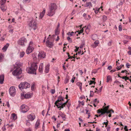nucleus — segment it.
I'll use <instances>...</instances> for the list:
<instances>
[{"label": "nucleus", "instance_id": "obj_31", "mask_svg": "<svg viewBox=\"0 0 131 131\" xmlns=\"http://www.w3.org/2000/svg\"><path fill=\"white\" fill-rule=\"evenodd\" d=\"M124 66V65L123 64L120 65L119 67L117 66L116 68L117 69V71H118L121 69L122 67Z\"/></svg>", "mask_w": 131, "mask_h": 131}, {"label": "nucleus", "instance_id": "obj_42", "mask_svg": "<svg viewBox=\"0 0 131 131\" xmlns=\"http://www.w3.org/2000/svg\"><path fill=\"white\" fill-rule=\"evenodd\" d=\"M106 127L107 131H110L111 128L110 126L108 125Z\"/></svg>", "mask_w": 131, "mask_h": 131}, {"label": "nucleus", "instance_id": "obj_46", "mask_svg": "<svg viewBox=\"0 0 131 131\" xmlns=\"http://www.w3.org/2000/svg\"><path fill=\"white\" fill-rule=\"evenodd\" d=\"M93 83H94V84H95V82H94V81L90 80V83H89L90 85H91Z\"/></svg>", "mask_w": 131, "mask_h": 131}, {"label": "nucleus", "instance_id": "obj_36", "mask_svg": "<svg viewBox=\"0 0 131 131\" xmlns=\"http://www.w3.org/2000/svg\"><path fill=\"white\" fill-rule=\"evenodd\" d=\"M66 105L65 103H61V104L60 107L61 108L59 110H61V108H63V107L65 106Z\"/></svg>", "mask_w": 131, "mask_h": 131}, {"label": "nucleus", "instance_id": "obj_1", "mask_svg": "<svg viewBox=\"0 0 131 131\" xmlns=\"http://www.w3.org/2000/svg\"><path fill=\"white\" fill-rule=\"evenodd\" d=\"M22 64L21 62H17L15 67L16 69L12 73L13 75L17 76V78L18 79L20 78V77L18 76L22 73V71L20 68Z\"/></svg>", "mask_w": 131, "mask_h": 131}, {"label": "nucleus", "instance_id": "obj_11", "mask_svg": "<svg viewBox=\"0 0 131 131\" xmlns=\"http://www.w3.org/2000/svg\"><path fill=\"white\" fill-rule=\"evenodd\" d=\"M0 8L3 12L6 11L7 9V7L6 6L5 4H1Z\"/></svg>", "mask_w": 131, "mask_h": 131}, {"label": "nucleus", "instance_id": "obj_30", "mask_svg": "<svg viewBox=\"0 0 131 131\" xmlns=\"http://www.w3.org/2000/svg\"><path fill=\"white\" fill-rule=\"evenodd\" d=\"M30 87V85L27 82H25V89L29 88Z\"/></svg>", "mask_w": 131, "mask_h": 131}, {"label": "nucleus", "instance_id": "obj_64", "mask_svg": "<svg viewBox=\"0 0 131 131\" xmlns=\"http://www.w3.org/2000/svg\"><path fill=\"white\" fill-rule=\"evenodd\" d=\"M33 44V42L32 41H30L29 43V46H31L32 47V44Z\"/></svg>", "mask_w": 131, "mask_h": 131}, {"label": "nucleus", "instance_id": "obj_9", "mask_svg": "<svg viewBox=\"0 0 131 131\" xmlns=\"http://www.w3.org/2000/svg\"><path fill=\"white\" fill-rule=\"evenodd\" d=\"M34 49L32 47L29 46L27 49L26 50V53L27 54H29L30 53L32 52Z\"/></svg>", "mask_w": 131, "mask_h": 131}, {"label": "nucleus", "instance_id": "obj_12", "mask_svg": "<svg viewBox=\"0 0 131 131\" xmlns=\"http://www.w3.org/2000/svg\"><path fill=\"white\" fill-rule=\"evenodd\" d=\"M46 46L50 48H51L53 46V44L52 42H50L48 40H47L46 42Z\"/></svg>", "mask_w": 131, "mask_h": 131}, {"label": "nucleus", "instance_id": "obj_48", "mask_svg": "<svg viewBox=\"0 0 131 131\" xmlns=\"http://www.w3.org/2000/svg\"><path fill=\"white\" fill-rule=\"evenodd\" d=\"M90 92V97H92L94 94V92L93 91H91Z\"/></svg>", "mask_w": 131, "mask_h": 131}, {"label": "nucleus", "instance_id": "obj_32", "mask_svg": "<svg viewBox=\"0 0 131 131\" xmlns=\"http://www.w3.org/2000/svg\"><path fill=\"white\" fill-rule=\"evenodd\" d=\"M30 121L28 120H26V125L27 126H29L31 125V123L30 122Z\"/></svg>", "mask_w": 131, "mask_h": 131}, {"label": "nucleus", "instance_id": "obj_52", "mask_svg": "<svg viewBox=\"0 0 131 131\" xmlns=\"http://www.w3.org/2000/svg\"><path fill=\"white\" fill-rule=\"evenodd\" d=\"M109 107V106L108 105L106 107H105L103 109L105 111H107L108 110V108Z\"/></svg>", "mask_w": 131, "mask_h": 131}, {"label": "nucleus", "instance_id": "obj_57", "mask_svg": "<svg viewBox=\"0 0 131 131\" xmlns=\"http://www.w3.org/2000/svg\"><path fill=\"white\" fill-rule=\"evenodd\" d=\"M112 40H111L108 43V46H111V45L112 43Z\"/></svg>", "mask_w": 131, "mask_h": 131}, {"label": "nucleus", "instance_id": "obj_28", "mask_svg": "<svg viewBox=\"0 0 131 131\" xmlns=\"http://www.w3.org/2000/svg\"><path fill=\"white\" fill-rule=\"evenodd\" d=\"M59 115L63 119L65 118L66 115L61 112H60L59 113Z\"/></svg>", "mask_w": 131, "mask_h": 131}, {"label": "nucleus", "instance_id": "obj_39", "mask_svg": "<svg viewBox=\"0 0 131 131\" xmlns=\"http://www.w3.org/2000/svg\"><path fill=\"white\" fill-rule=\"evenodd\" d=\"M59 34V31L58 30V29L57 28L55 30V34L56 35H58Z\"/></svg>", "mask_w": 131, "mask_h": 131}, {"label": "nucleus", "instance_id": "obj_45", "mask_svg": "<svg viewBox=\"0 0 131 131\" xmlns=\"http://www.w3.org/2000/svg\"><path fill=\"white\" fill-rule=\"evenodd\" d=\"M106 112H105V111L103 109V110L101 112V115H103Z\"/></svg>", "mask_w": 131, "mask_h": 131}, {"label": "nucleus", "instance_id": "obj_33", "mask_svg": "<svg viewBox=\"0 0 131 131\" xmlns=\"http://www.w3.org/2000/svg\"><path fill=\"white\" fill-rule=\"evenodd\" d=\"M107 19V17L106 16L104 15L103 16V22L105 21Z\"/></svg>", "mask_w": 131, "mask_h": 131}, {"label": "nucleus", "instance_id": "obj_13", "mask_svg": "<svg viewBox=\"0 0 131 131\" xmlns=\"http://www.w3.org/2000/svg\"><path fill=\"white\" fill-rule=\"evenodd\" d=\"M32 92L31 93L28 92L25 94V98L28 99L31 98L32 96Z\"/></svg>", "mask_w": 131, "mask_h": 131}, {"label": "nucleus", "instance_id": "obj_20", "mask_svg": "<svg viewBox=\"0 0 131 131\" xmlns=\"http://www.w3.org/2000/svg\"><path fill=\"white\" fill-rule=\"evenodd\" d=\"M20 111L23 113H25V105L23 104L21 106Z\"/></svg>", "mask_w": 131, "mask_h": 131}, {"label": "nucleus", "instance_id": "obj_35", "mask_svg": "<svg viewBox=\"0 0 131 131\" xmlns=\"http://www.w3.org/2000/svg\"><path fill=\"white\" fill-rule=\"evenodd\" d=\"M61 103H56V104H55L57 106V107L58 108H59L60 107L61 105Z\"/></svg>", "mask_w": 131, "mask_h": 131}, {"label": "nucleus", "instance_id": "obj_24", "mask_svg": "<svg viewBox=\"0 0 131 131\" xmlns=\"http://www.w3.org/2000/svg\"><path fill=\"white\" fill-rule=\"evenodd\" d=\"M17 118V116L14 113H13L11 114V118L14 120Z\"/></svg>", "mask_w": 131, "mask_h": 131}, {"label": "nucleus", "instance_id": "obj_60", "mask_svg": "<svg viewBox=\"0 0 131 131\" xmlns=\"http://www.w3.org/2000/svg\"><path fill=\"white\" fill-rule=\"evenodd\" d=\"M122 26L121 25H119V31H121L122 30Z\"/></svg>", "mask_w": 131, "mask_h": 131}, {"label": "nucleus", "instance_id": "obj_62", "mask_svg": "<svg viewBox=\"0 0 131 131\" xmlns=\"http://www.w3.org/2000/svg\"><path fill=\"white\" fill-rule=\"evenodd\" d=\"M112 68V67L111 66H110L108 67L107 68V69H108L109 70H111V69Z\"/></svg>", "mask_w": 131, "mask_h": 131}, {"label": "nucleus", "instance_id": "obj_7", "mask_svg": "<svg viewBox=\"0 0 131 131\" xmlns=\"http://www.w3.org/2000/svg\"><path fill=\"white\" fill-rule=\"evenodd\" d=\"M46 56V53L43 51H41L38 54V57L39 59H42Z\"/></svg>", "mask_w": 131, "mask_h": 131}, {"label": "nucleus", "instance_id": "obj_50", "mask_svg": "<svg viewBox=\"0 0 131 131\" xmlns=\"http://www.w3.org/2000/svg\"><path fill=\"white\" fill-rule=\"evenodd\" d=\"M55 92V91L54 89H51L50 90V92L52 94H54Z\"/></svg>", "mask_w": 131, "mask_h": 131}, {"label": "nucleus", "instance_id": "obj_47", "mask_svg": "<svg viewBox=\"0 0 131 131\" xmlns=\"http://www.w3.org/2000/svg\"><path fill=\"white\" fill-rule=\"evenodd\" d=\"M58 99L59 101H60L61 100H63V99L62 97L61 96H60L58 97Z\"/></svg>", "mask_w": 131, "mask_h": 131}, {"label": "nucleus", "instance_id": "obj_53", "mask_svg": "<svg viewBox=\"0 0 131 131\" xmlns=\"http://www.w3.org/2000/svg\"><path fill=\"white\" fill-rule=\"evenodd\" d=\"M126 38L127 39H131V37L130 36H126Z\"/></svg>", "mask_w": 131, "mask_h": 131}, {"label": "nucleus", "instance_id": "obj_16", "mask_svg": "<svg viewBox=\"0 0 131 131\" xmlns=\"http://www.w3.org/2000/svg\"><path fill=\"white\" fill-rule=\"evenodd\" d=\"M32 57L33 58V60L34 61V62L33 63H36V64H37L38 63V62H37V59L36 56L35 54V53H34L32 54Z\"/></svg>", "mask_w": 131, "mask_h": 131}, {"label": "nucleus", "instance_id": "obj_56", "mask_svg": "<svg viewBox=\"0 0 131 131\" xmlns=\"http://www.w3.org/2000/svg\"><path fill=\"white\" fill-rule=\"evenodd\" d=\"M106 121H107V122H104L103 123V124H105V127H106L107 126H108V121H107V120H106Z\"/></svg>", "mask_w": 131, "mask_h": 131}, {"label": "nucleus", "instance_id": "obj_27", "mask_svg": "<svg viewBox=\"0 0 131 131\" xmlns=\"http://www.w3.org/2000/svg\"><path fill=\"white\" fill-rule=\"evenodd\" d=\"M91 37L93 40H95L97 39V36L96 34H94Z\"/></svg>", "mask_w": 131, "mask_h": 131}, {"label": "nucleus", "instance_id": "obj_34", "mask_svg": "<svg viewBox=\"0 0 131 131\" xmlns=\"http://www.w3.org/2000/svg\"><path fill=\"white\" fill-rule=\"evenodd\" d=\"M105 112H106V113L107 114H110L111 112H112L113 113L114 112V111L112 110H107L105 111Z\"/></svg>", "mask_w": 131, "mask_h": 131}, {"label": "nucleus", "instance_id": "obj_14", "mask_svg": "<svg viewBox=\"0 0 131 131\" xmlns=\"http://www.w3.org/2000/svg\"><path fill=\"white\" fill-rule=\"evenodd\" d=\"M83 16L84 17L85 20H89L91 18V17L89 15H87L85 13L83 14Z\"/></svg>", "mask_w": 131, "mask_h": 131}, {"label": "nucleus", "instance_id": "obj_44", "mask_svg": "<svg viewBox=\"0 0 131 131\" xmlns=\"http://www.w3.org/2000/svg\"><path fill=\"white\" fill-rule=\"evenodd\" d=\"M77 85L79 86V87L82 86V83H81L80 82H78L77 83Z\"/></svg>", "mask_w": 131, "mask_h": 131}, {"label": "nucleus", "instance_id": "obj_23", "mask_svg": "<svg viewBox=\"0 0 131 131\" xmlns=\"http://www.w3.org/2000/svg\"><path fill=\"white\" fill-rule=\"evenodd\" d=\"M112 78L111 75H108L107 76L106 78V82H108L110 81H112Z\"/></svg>", "mask_w": 131, "mask_h": 131}, {"label": "nucleus", "instance_id": "obj_43", "mask_svg": "<svg viewBox=\"0 0 131 131\" xmlns=\"http://www.w3.org/2000/svg\"><path fill=\"white\" fill-rule=\"evenodd\" d=\"M6 1V0H1V4H4L5 3Z\"/></svg>", "mask_w": 131, "mask_h": 131}, {"label": "nucleus", "instance_id": "obj_63", "mask_svg": "<svg viewBox=\"0 0 131 131\" xmlns=\"http://www.w3.org/2000/svg\"><path fill=\"white\" fill-rule=\"evenodd\" d=\"M97 99H94V100L93 101V102L94 103H95V102H97V103H98L99 102V101H97Z\"/></svg>", "mask_w": 131, "mask_h": 131}, {"label": "nucleus", "instance_id": "obj_49", "mask_svg": "<svg viewBox=\"0 0 131 131\" xmlns=\"http://www.w3.org/2000/svg\"><path fill=\"white\" fill-rule=\"evenodd\" d=\"M67 39L70 42H72V39H71V38L69 37H67Z\"/></svg>", "mask_w": 131, "mask_h": 131}, {"label": "nucleus", "instance_id": "obj_8", "mask_svg": "<svg viewBox=\"0 0 131 131\" xmlns=\"http://www.w3.org/2000/svg\"><path fill=\"white\" fill-rule=\"evenodd\" d=\"M27 118L28 120L31 121H32L35 118V116L32 114H31L28 115L27 116Z\"/></svg>", "mask_w": 131, "mask_h": 131}, {"label": "nucleus", "instance_id": "obj_4", "mask_svg": "<svg viewBox=\"0 0 131 131\" xmlns=\"http://www.w3.org/2000/svg\"><path fill=\"white\" fill-rule=\"evenodd\" d=\"M19 89L22 91V93H21V99H24L25 97L24 93L23 91L24 89L25 88V83H21L19 85Z\"/></svg>", "mask_w": 131, "mask_h": 131}, {"label": "nucleus", "instance_id": "obj_15", "mask_svg": "<svg viewBox=\"0 0 131 131\" xmlns=\"http://www.w3.org/2000/svg\"><path fill=\"white\" fill-rule=\"evenodd\" d=\"M43 63H41L38 69L39 72L40 73H42L43 71Z\"/></svg>", "mask_w": 131, "mask_h": 131}, {"label": "nucleus", "instance_id": "obj_55", "mask_svg": "<svg viewBox=\"0 0 131 131\" xmlns=\"http://www.w3.org/2000/svg\"><path fill=\"white\" fill-rule=\"evenodd\" d=\"M106 121H107V122H104L103 123V124H105V127H106L107 126H108V121H107V120H106Z\"/></svg>", "mask_w": 131, "mask_h": 131}, {"label": "nucleus", "instance_id": "obj_21", "mask_svg": "<svg viewBox=\"0 0 131 131\" xmlns=\"http://www.w3.org/2000/svg\"><path fill=\"white\" fill-rule=\"evenodd\" d=\"M49 65L48 64L45 67V72L46 73H48L49 71Z\"/></svg>", "mask_w": 131, "mask_h": 131}, {"label": "nucleus", "instance_id": "obj_37", "mask_svg": "<svg viewBox=\"0 0 131 131\" xmlns=\"http://www.w3.org/2000/svg\"><path fill=\"white\" fill-rule=\"evenodd\" d=\"M73 34L74 32L73 31H72L71 32H69L67 34H68V35L70 36H73Z\"/></svg>", "mask_w": 131, "mask_h": 131}, {"label": "nucleus", "instance_id": "obj_2", "mask_svg": "<svg viewBox=\"0 0 131 131\" xmlns=\"http://www.w3.org/2000/svg\"><path fill=\"white\" fill-rule=\"evenodd\" d=\"M37 68V64L36 63H32L31 64V67L27 68L26 71L27 73L36 74V70Z\"/></svg>", "mask_w": 131, "mask_h": 131}, {"label": "nucleus", "instance_id": "obj_5", "mask_svg": "<svg viewBox=\"0 0 131 131\" xmlns=\"http://www.w3.org/2000/svg\"><path fill=\"white\" fill-rule=\"evenodd\" d=\"M9 92L12 96H14L16 94V90L14 86H11L9 89Z\"/></svg>", "mask_w": 131, "mask_h": 131}, {"label": "nucleus", "instance_id": "obj_59", "mask_svg": "<svg viewBox=\"0 0 131 131\" xmlns=\"http://www.w3.org/2000/svg\"><path fill=\"white\" fill-rule=\"evenodd\" d=\"M4 37L3 36L1 38H0V41H3L4 40Z\"/></svg>", "mask_w": 131, "mask_h": 131}, {"label": "nucleus", "instance_id": "obj_17", "mask_svg": "<svg viewBox=\"0 0 131 131\" xmlns=\"http://www.w3.org/2000/svg\"><path fill=\"white\" fill-rule=\"evenodd\" d=\"M40 125V120L38 119L35 124V128L37 129L39 128V126Z\"/></svg>", "mask_w": 131, "mask_h": 131}, {"label": "nucleus", "instance_id": "obj_22", "mask_svg": "<svg viewBox=\"0 0 131 131\" xmlns=\"http://www.w3.org/2000/svg\"><path fill=\"white\" fill-rule=\"evenodd\" d=\"M45 9H43V11L40 13L39 17L41 18H42L45 13Z\"/></svg>", "mask_w": 131, "mask_h": 131}, {"label": "nucleus", "instance_id": "obj_3", "mask_svg": "<svg viewBox=\"0 0 131 131\" xmlns=\"http://www.w3.org/2000/svg\"><path fill=\"white\" fill-rule=\"evenodd\" d=\"M57 8V6L55 4L51 3L49 6L48 10L47 15L49 16H52L55 13V10Z\"/></svg>", "mask_w": 131, "mask_h": 131}, {"label": "nucleus", "instance_id": "obj_41", "mask_svg": "<svg viewBox=\"0 0 131 131\" xmlns=\"http://www.w3.org/2000/svg\"><path fill=\"white\" fill-rule=\"evenodd\" d=\"M35 86V84L34 83H33L31 86V89L32 91H34V88Z\"/></svg>", "mask_w": 131, "mask_h": 131}, {"label": "nucleus", "instance_id": "obj_10", "mask_svg": "<svg viewBox=\"0 0 131 131\" xmlns=\"http://www.w3.org/2000/svg\"><path fill=\"white\" fill-rule=\"evenodd\" d=\"M25 42V38L23 37L20 40L18 41V44L21 46H23L24 45Z\"/></svg>", "mask_w": 131, "mask_h": 131}, {"label": "nucleus", "instance_id": "obj_29", "mask_svg": "<svg viewBox=\"0 0 131 131\" xmlns=\"http://www.w3.org/2000/svg\"><path fill=\"white\" fill-rule=\"evenodd\" d=\"M69 77L68 76H67L66 79H65L64 80V83L66 84V83H68V82L69 81Z\"/></svg>", "mask_w": 131, "mask_h": 131}, {"label": "nucleus", "instance_id": "obj_25", "mask_svg": "<svg viewBox=\"0 0 131 131\" xmlns=\"http://www.w3.org/2000/svg\"><path fill=\"white\" fill-rule=\"evenodd\" d=\"M9 46V44L7 43L2 48V50L4 51H5L7 49L8 47Z\"/></svg>", "mask_w": 131, "mask_h": 131}, {"label": "nucleus", "instance_id": "obj_6", "mask_svg": "<svg viewBox=\"0 0 131 131\" xmlns=\"http://www.w3.org/2000/svg\"><path fill=\"white\" fill-rule=\"evenodd\" d=\"M29 25L34 30H36L37 28L36 23L35 21H33V20H31L30 21L29 23Z\"/></svg>", "mask_w": 131, "mask_h": 131}, {"label": "nucleus", "instance_id": "obj_51", "mask_svg": "<svg viewBox=\"0 0 131 131\" xmlns=\"http://www.w3.org/2000/svg\"><path fill=\"white\" fill-rule=\"evenodd\" d=\"M25 131H32V130L30 128H29L25 130Z\"/></svg>", "mask_w": 131, "mask_h": 131}, {"label": "nucleus", "instance_id": "obj_58", "mask_svg": "<svg viewBox=\"0 0 131 131\" xmlns=\"http://www.w3.org/2000/svg\"><path fill=\"white\" fill-rule=\"evenodd\" d=\"M13 28L10 29L9 30V31L10 33H12L13 32Z\"/></svg>", "mask_w": 131, "mask_h": 131}, {"label": "nucleus", "instance_id": "obj_18", "mask_svg": "<svg viewBox=\"0 0 131 131\" xmlns=\"http://www.w3.org/2000/svg\"><path fill=\"white\" fill-rule=\"evenodd\" d=\"M4 80V76L2 74L0 75V83L1 84L3 83Z\"/></svg>", "mask_w": 131, "mask_h": 131}, {"label": "nucleus", "instance_id": "obj_54", "mask_svg": "<svg viewBox=\"0 0 131 131\" xmlns=\"http://www.w3.org/2000/svg\"><path fill=\"white\" fill-rule=\"evenodd\" d=\"M75 79V77L73 78L71 80V81L72 82V83H73L74 82Z\"/></svg>", "mask_w": 131, "mask_h": 131}, {"label": "nucleus", "instance_id": "obj_40", "mask_svg": "<svg viewBox=\"0 0 131 131\" xmlns=\"http://www.w3.org/2000/svg\"><path fill=\"white\" fill-rule=\"evenodd\" d=\"M29 109V108L27 106H25V113Z\"/></svg>", "mask_w": 131, "mask_h": 131}, {"label": "nucleus", "instance_id": "obj_38", "mask_svg": "<svg viewBox=\"0 0 131 131\" xmlns=\"http://www.w3.org/2000/svg\"><path fill=\"white\" fill-rule=\"evenodd\" d=\"M24 55V51L20 52V57H23Z\"/></svg>", "mask_w": 131, "mask_h": 131}, {"label": "nucleus", "instance_id": "obj_26", "mask_svg": "<svg viewBox=\"0 0 131 131\" xmlns=\"http://www.w3.org/2000/svg\"><path fill=\"white\" fill-rule=\"evenodd\" d=\"M99 40H96L94 42V45L93 46V47L94 48L96 47L97 46H98V44L99 43Z\"/></svg>", "mask_w": 131, "mask_h": 131}, {"label": "nucleus", "instance_id": "obj_19", "mask_svg": "<svg viewBox=\"0 0 131 131\" xmlns=\"http://www.w3.org/2000/svg\"><path fill=\"white\" fill-rule=\"evenodd\" d=\"M85 6L86 7H89L90 8L92 7V5L91 2H87L85 4Z\"/></svg>", "mask_w": 131, "mask_h": 131}, {"label": "nucleus", "instance_id": "obj_61", "mask_svg": "<svg viewBox=\"0 0 131 131\" xmlns=\"http://www.w3.org/2000/svg\"><path fill=\"white\" fill-rule=\"evenodd\" d=\"M126 66L127 68H129L130 65L129 63H127L126 64Z\"/></svg>", "mask_w": 131, "mask_h": 131}]
</instances>
